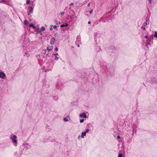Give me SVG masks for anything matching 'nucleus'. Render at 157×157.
Instances as JSON below:
<instances>
[{
  "label": "nucleus",
  "mask_w": 157,
  "mask_h": 157,
  "mask_svg": "<svg viewBox=\"0 0 157 157\" xmlns=\"http://www.w3.org/2000/svg\"><path fill=\"white\" fill-rule=\"evenodd\" d=\"M55 50L56 51H58V48L57 47H56L55 49Z\"/></svg>",
  "instance_id": "obj_38"
},
{
  "label": "nucleus",
  "mask_w": 157,
  "mask_h": 157,
  "mask_svg": "<svg viewBox=\"0 0 157 157\" xmlns=\"http://www.w3.org/2000/svg\"><path fill=\"white\" fill-rule=\"evenodd\" d=\"M0 2H5V0H0Z\"/></svg>",
  "instance_id": "obj_35"
},
{
  "label": "nucleus",
  "mask_w": 157,
  "mask_h": 157,
  "mask_svg": "<svg viewBox=\"0 0 157 157\" xmlns=\"http://www.w3.org/2000/svg\"><path fill=\"white\" fill-rule=\"evenodd\" d=\"M46 51V50H43V53H45Z\"/></svg>",
  "instance_id": "obj_40"
},
{
  "label": "nucleus",
  "mask_w": 157,
  "mask_h": 157,
  "mask_svg": "<svg viewBox=\"0 0 157 157\" xmlns=\"http://www.w3.org/2000/svg\"><path fill=\"white\" fill-rule=\"evenodd\" d=\"M73 4H73V3H71L70 4V6L72 5H73Z\"/></svg>",
  "instance_id": "obj_46"
},
{
  "label": "nucleus",
  "mask_w": 157,
  "mask_h": 157,
  "mask_svg": "<svg viewBox=\"0 0 157 157\" xmlns=\"http://www.w3.org/2000/svg\"><path fill=\"white\" fill-rule=\"evenodd\" d=\"M47 56H49V57H50V56L49 55V54H47Z\"/></svg>",
  "instance_id": "obj_50"
},
{
  "label": "nucleus",
  "mask_w": 157,
  "mask_h": 157,
  "mask_svg": "<svg viewBox=\"0 0 157 157\" xmlns=\"http://www.w3.org/2000/svg\"><path fill=\"white\" fill-rule=\"evenodd\" d=\"M36 30L37 31V33H40L41 32V30L40 29L38 28H37L36 29Z\"/></svg>",
  "instance_id": "obj_14"
},
{
  "label": "nucleus",
  "mask_w": 157,
  "mask_h": 157,
  "mask_svg": "<svg viewBox=\"0 0 157 157\" xmlns=\"http://www.w3.org/2000/svg\"><path fill=\"white\" fill-rule=\"evenodd\" d=\"M144 37L145 38H146V39H147V35H145L144 36Z\"/></svg>",
  "instance_id": "obj_44"
},
{
  "label": "nucleus",
  "mask_w": 157,
  "mask_h": 157,
  "mask_svg": "<svg viewBox=\"0 0 157 157\" xmlns=\"http://www.w3.org/2000/svg\"><path fill=\"white\" fill-rule=\"evenodd\" d=\"M90 6V3H89L88 4V6Z\"/></svg>",
  "instance_id": "obj_48"
},
{
  "label": "nucleus",
  "mask_w": 157,
  "mask_h": 157,
  "mask_svg": "<svg viewBox=\"0 0 157 157\" xmlns=\"http://www.w3.org/2000/svg\"><path fill=\"white\" fill-rule=\"evenodd\" d=\"M77 17H75V18H77Z\"/></svg>",
  "instance_id": "obj_56"
},
{
  "label": "nucleus",
  "mask_w": 157,
  "mask_h": 157,
  "mask_svg": "<svg viewBox=\"0 0 157 157\" xmlns=\"http://www.w3.org/2000/svg\"><path fill=\"white\" fill-rule=\"evenodd\" d=\"M100 49H101V48H100V47L98 46L97 48V51L100 52L99 50H100Z\"/></svg>",
  "instance_id": "obj_26"
},
{
  "label": "nucleus",
  "mask_w": 157,
  "mask_h": 157,
  "mask_svg": "<svg viewBox=\"0 0 157 157\" xmlns=\"http://www.w3.org/2000/svg\"><path fill=\"white\" fill-rule=\"evenodd\" d=\"M93 10H91L90 11V13L91 14L92 12H93Z\"/></svg>",
  "instance_id": "obj_42"
},
{
  "label": "nucleus",
  "mask_w": 157,
  "mask_h": 157,
  "mask_svg": "<svg viewBox=\"0 0 157 157\" xmlns=\"http://www.w3.org/2000/svg\"><path fill=\"white\" fill-rule=\"evenodd\" d=\"M17 154V152H16L15 153V155H16Z\"/></svg>",
  "instance_id": "obj_53"
},
{
  "label": "nucleus",
  "mask_w": 157,
  "mask_h": 157,
  "mask_svg": "<svg viewBox=\"0 0 157 157\" xmlns=\"http://www.w3.org/2000/svg\"><path fill=\"white\" fill-rule=\"evenodd\" d=\"M64 12H62L60 14L62 16H63L64 14Z\"/></svg>",
  "instance_id": "obj_37"
},
{
  "label": "nucleus",
  "mask_w": 157,
  "mask_h": 157,
  "mask_svg": "<svg viewBox=\"0 0 157 157\" xmlns=\"http://www.w3.org/2000/svg\"><path fill=\"white\" fill-rule=\"evenodd\" d=\"M116 8H113L110 11V13H113L116 10Z\"/></svg>",
  "instance_id": "obj_18"
},
{
  "label": "nucleus",
  "mask_w": 157,
  "mask_h": 157,
  "mask_svg": "<svg viewBox=\"0 0 157 157\" xmlns=\"http://www.w3.org/2000/svg\"><path fill=\"white\" fill-rule=\"evenodd\" d=\"M148 20H149V19H147L146 20V22L144 23V24H143V25L144 26H146V27H147V21H148Z\"/></svg>",
  "instance_id": "obj_17"
},
{
  "label": "nucleus",
  "mask_w": 157,
  "mask_h": 157,
  "mask_svg": "<svg viewBox=\"0 0 157 157\" xmlns=\"http://www.w3.org/2000/svg\"><path fill=\"white\" fill-rule=\"evenodd\" d=\"M154 37L157 38V31H155L154 35Z\"/></svg>",
  "instance_id": "obj_24"
},
{
  "label": "nucleus",
  "mask_w": 157,
  "mask_h": 157,
  "mask_svg": "<svg viewBox=\"0 0 157 157\" xmlns=\"http://www.w3.org/2000/svg\"><path fill=\"white\" fill-rule=\"evenodd\" d=\"M32 3V5L33 6V3H34L33 2Z\"/></svg>",
  "instance_id": "obj_49"
},
{
  "label": "nucleus",
  "mask_w": 157,
  "mask_h": 157,
  "mask_svg": "<svg viewBox=\"0 0 157 157\" xmlns=\"http://www.w3.org/2000/svg\"><path fill=\"white\" fill-rule=\"evenodd\" d=\"M75 44L77 45L78 47H79V44H81V37L80 35H78L77 36Z\"/></svg>",
  "instance_id": "obj_3"
},
{
  "label": "nucleus",
  "mask_w": 157,
  "mask_h": 157,
  "mask_svg": "<svg viewBox=\"0 0 157 157\" xmlns=\"http://www.w3.org/2000/svg\"><path fill=\"white\" fill-rule=\"evenodd\" d=\"M50 48L51 49V50H52L53 48V46H51V47H50Z\"/></svg>",
  "instance_id": "obj_41"
},
{
  "label": "nucleus",
  "mask_w": 157,
  "mask_h": 157,
  "mask_svg": "<svg viewBox=\"0 0 157 157\" xmlns=\"http://www.w3.org/2000/svg\"><path fill=\"white\" fill-rule=\"evenodd\" d=\"M151 40L150 39L147 40L145 44V45L147 48H149L151 47Z\"/></svg>",
  "instance_id": "obj_6"
},
{
  "label": "nucleus",
  "mask_w": 157,
  "mask_h": 157,
  "mask_svg": "<svg viewBox=\"0 0 157 157\" xmlns=\"http://www.w3.org/2000/svg\"><path fill=\"white\" fill-rule=\"evenodd\" d=\"M26 146L25 147L26 150L27 149H29L31 147L29 145L26 144Z\"/></svg>",
  "instance_id": "obj_19"
},
{
  "label": "nucleus",
  "mask_w": 157,
  "mask_h": 157,
  "mask_svg": "<svg viewBox=\"0 0 157 157\" xmlns=\"http://www.w3.org/2000/svg\"><path fill=\"white\" fill-rule=\"evenodd\" d=\"M11 139L12 140L13 143L15 146H16L17 144V136L16 135H11L10 136Z\"/></svg>",
  "instance_id": "obj_1"
},
{
  "label": "nucleus",
  "mask_w": 157,
  "mask_h": 157,
  "mask_svg": "<svg viewBox=\"0 0 157 157\" xmlns=\"http://www.w3.org/2000/svg\"><path fill=\"white\" fill-rule=\"evenodd\" d=\"M54 21L56 23V24L57 25H58V24H60V22H58V21H57V20L56 19H55L54 20Z\"/></svg>",
  "instance_id": "obj_20"
},
{
  "label": "nucleus",
  "mask_w": 157,
  "mask_h": 157,
  "mask_svg": "<svg viewBox=\"0 0 157 157\" xmlns=\"http://www.w3.org/2000/svg\"><path fill=\"white\" fill-rule=\"evenodd\" d=\"M117 138L118 139H120V136H117Z\"/></svg>",
  "instance_id": "obj_45"
},
{
  "label": "nucleus",
  "mask_w": 157,
  "mask_h": 157,
  "mask_svg": "<svg viewBox=\"0 0 157 157\" xmlns=\"http://www.w3.org/2000/svg\"><path fill=\"white\" fill-rule=\"evenodd\" d=\"M55 41V38L54 37H52L50 40V44L51 45H53Z\"/></svg>",
  "instance_id": "obj_9"
},
{
  "label": "nucleus",
  "mask_w": 157,
  "mask_h": 157,
  "mask_svg": "<svg viewBox=\"0 0 157 157\" xmlns=\"http://www.w3.org/2000/svg\"><path fill=\"white\" fill-rule=\"evenodd\" d=\"M62 86L61 81L60 80L58 81L57 83L56 86V91L58 92L60 90L61 87Z\"/></svg>",
  "instance_id": "obj_2"
},
{
  "label": "nucleus",
  "mask_w": 157,
  "mask_h": 157,
  "mask_svg": "<svg viewBox=\"0 0 157 157\" xmlns=\"http://www.w3.org/2000/svg\"><path fill=\"white\" fill-rule=\"evenodd\" d=\"M118 157H122V153H119L118 154Z\"/></svg>",
  "instance_id": "obj_27"
},
{
  "label": "nucleus",
  "mask_w": 157,
  "mask_h": 157,
  "mask_svg": "<svg viewBox=\"0 0 157 157\" xmlns=\"http://www.w3.org/2000/svg\"><path fill=\"white\" fill-rule=\"evenodd\" d=\"M89 129H87L86 130V131H85V132H86V133L88 132H89Z\"/></svg>",
  "instance_id": "obj_36"
},
{
  "label": "nucleus",
  "mask_w": 157,
  "mask_h": 157,
  "mask_svg": "<svg viewBox=\"0 0 157 157\" xmlns=\"http://www.w3.org/2000/svg\"><path fill=\"white\" fill-rule=\"evenodd\" d=\"M58 59H59V58L58 57L56 56L55 58V59L56 60H58Z\"/></svg>",
  "instance_id": "obj_31"
},
{
  "label": "nucleus",
  "mask_w": 157,
  "mask_h": 157,
  "mask_svg": "<svg viewBox=\"0 0 157 157\" xmlns=\"http://www.w3.org/2000/svg\"><path fill=\"white\" fill-rule=\"evenodd\" d=\"M54 55H55V56H56L58 55V53H56V54H54Z\"/></svg>",
  "instance_id": "obj_43"
},
{
  "label": "nucleus",
  "mask_w": 157,
  "mask_h": 157,
  "mask_svg": "<svg viewBox=\"0 0 157 157\" xmlns=\"http://www.w3.org/2000/svg\"><path fill=\"white\" fill-rule=\"evenodd\" d=\"M68 25V24L67 23H66L65 24H63L60 25L61 27H67Z\"/></svg>",
  "instance_id": "obj_15"
},
{
  "label": "nucleus",
  "mask_w": 157,
  "mask_h": 157,
  "mask_svg": "<svg viewBox=\"0 0 157 157\" xmlns=\"http://www.w3.org/2000/svg\"><path fill=\"white\" fill-rule=\"evenodd\" d=\"M40 35H42V33H40Z\"/></svg>",
  "instance_id": "obj_54"
},
{
  "label": "nucleus",
  "mask_w": 157,
  "mask_h": 157,
  "mask_svg": "<svg viewBox=\"0 0 157 157\" xmlns=\"http://www.w3.org/2000/svg\"><path fill=\"white\" fill-rule=\"evenodd\" d=\"M41 31H44L45 30V29L44 27H42L41 29H40Z\"/></svg>",
  "instance_id": "obj_23"
},
{
  "label": "nucleus",
  "mask_w": 157,
  "mask_h": 157,
  "mask_svg": "<svg viewBox=\"0 0 157 157\" xmlns=\"http://www.w3.org/2000/svg\"><path fill=\"white\" fill-rule=\"evenodd\" d=\"M47 49L48 51V52H50L52 50L49 47H47Z\"/></svg>",
  "instance_id": "obj_25"
},
{
  "label": "nucleus",
  "mask_w": 157,
  "mask_h": 157,
  "mask_svg": "<svg viewBox=\"0 0 157 157\" xmlns=\"http://www.w3.org/2000/svg\"><path fill=\"white\" fill-rule=\"evenodd\" d=\"M84 121V119H82V120H80V123H82V122H83Z\"/></svg>",
  "instance_id": "obj_32"
},
{
  "label": "nucleus",
  "mask_w": 157,
  "mask_h": 157,
  "mask_svg": "<svg viewBox=\"0 0 157 157\" xmlns=\"http://www.w3.org/2000/svg\"><path fill=\"white\" fill-rule=\"evenodd\" d=\"M29 27H32L33 28L35 29L36 28V27L35 26V25L33 23H31L29 25Z\"/></svg>",
  "instance_id": "obj_12"
},
{
  "label": "nucleus",
  "mask_w": 157,
  "mask_h": 157,
  "mask_svg": "<svg viewBox=\"0 0 157 157\" xmlns=\"http://www.w3.org/2000/svg\"><path fill=\"white\" fill-rule=\"evenodd\" d=\"M6 76V75L5 73L2 71H0V78H2V79H4Z\"/></svg>",
  "instance_id": "obj_8"
},
{
  "label": "nucleus",
  "mask_w": 157,
  "mask_h": 157,
  "mask_svg": "<svg viewBox=\"0 0 157 157\" xmlns=\"http://www.w3.org/2000/svg\"><path fill=\"white\" fill-rule=\"evenodd\" d=\"M63 120L65 122H67L68 121V120L66 118H64L63 119Z\"/></svg>",
  "instance_id": "obj_30"
},
{
  "label": "nucleus",
  "mask_w": 157,
  "mask_h": 157,
  "mask_svg": "<svg viewBox=\"0 0 157 157\" xmlns=\"http://www.w3.org/2000/svg\"><path fill=\"white\" fill-rule=\"evenodd\" d=\"M120 128L123 129L126 126V124L125 121H121L119 123Z\"/></svg>",
  "instance_id": "obj_4"
},
{
  "label": "nucleus",
  "mask_w": 157,
  "mask_h": 157,
  "mask_svg": "<svg viewBox=\"0 0 157 157\" xmlns=\"http://www.w3.org/2000/svg\"><path fill=\"white\" fill-rule=\"evenodd\" d=\"M134 129H133V132H134Z\"/></svg>",
  "instance_id": "obj_55"
},
{
  "label": "nucleus",
  "mask_w": 157,
  "mask_h": 157,
  "mask_svg": "<svg viewBox=\"0 0 157 157\" xmlns=\"http://www.w3.org/2000/svg\"><path fill=\"white\" fill-rule=\"evenodd\" d=\"M30 2V1L29 0H28L26 1V3L27 4H29Z\"/></svg>",
  "instance_id": "obj_29"
},
{
  "label": "nucleus",
  "mask_w": 157,
  "mask_h": 157,
  "mask_svg": "<svg viewBox=\"0 0 157 157\" xmlns=\"http://www.w3.org/2000/svg\"><path fill=\"white\" fill-rule=\"evenodd\" d=\"M132 141V139L131 138H130L127 141V143H131Z\"/></svg>",
  "instance_id": "obj_22"
},
{
  "label": "nucleus",
  "mask_w": 157,
  "mask_h": 157,
  "mask_svg": "<svg viewBox=\"0 0 157 157\" xmlns=\"http://www.w3.org/2000/svg\"><path fill=\"white\" fill-rule=\"evenodd\" d=\"M53 99L55 100H57L58 98V97L57 95H54L53 96Z\"/></svg>",
  "instance_id": "obj_16"
},
{
  "label": "nucleus",
  "mask_w": 157,
  "mask_h": 157,
  "mask_svg": "<svg viewBox=\"0 0 157 157\" xmlns=\"http://www.w3.org/2000/svg\"><path fill=\"white\" fill-rule=\"evenodd\" d=\"M141 28L142 29H143L144 30H145L146 29V28H145V26H144L143 25V26H142L141 27Z\"/></svg>",
  "instance_id": "obj_33"
},
{
  "label": "nucleus",
  "mask_w": 157,
  "mask_h": 157,
  "mask_svg": "<svg viewBox=\"0 0 157 157\" xmlns=\"http://www.w3.org/2000/svg\"><path fill=\"white\" fill-rule=\"evenodd\" d=\"M80 117H83L84 118H86V115L85 113H83L80 114L79 115Z\"/></svg>",
  "instance_id": "obj_11"
},
{
  "label": "nucleus",
  "mask_w": 157,
  "mask_h": 157,
  "mask_svg": "<svg viewBox=\"0 0 157 157\" xmlns=\"http://www.w3.org/2000/svg\"><path fill=\"white\" fill-rule=\"evenodd\" d=\"M101 68L105 71L106 70H109L107 68V66L106 64L105 63H104L103 65L101 66Z\"/></svg>",
  "instance_id": "obj_7"
},
{
  "label": "nucleus",
  "mask_w": 157,
  "mask_h": 157,
  "mask_svg": "<svg viewBox=\"0 0 157 157\" xmlns=\"http://www.w3.org/2000/svg\"><path fill=\"white\" fill-rule=\"evenodd\" d=\"M80 136H78V138H80Z\"/></svg>",
  "instance_id": "obj_52"
},
{
  "label": "nucleus",
  "mask_w": 157,
  "mask_h": 157,
  "mask_svg": "<svg viewBox=\"0 0 157 157\" xmlns=\"http://www.w3.org/2000/svg\"><path fill=\"white\" fill-rule=\"evenodd\" d=\"M109 21V19L107 18L105 19H104L102 17H101L100 20V21H102L103 22H106Z\"/></svg>",
  "instance_id": "obj_10"
},
{
  "label": "nucleus",
  "mask_w": 157,
  "mask_h": 157,
  "mask_svg": "<svg viewBox=\"0 0 157 157\" xmlns=\"http://www.w3.org/2000/svg\"><path fill=\"white\" fill-rule=\"evenodd\" d=\"M149 2L151 4L152 2V0H148Z\"/></svg>",
  "instance_id": "obj_39"
},
{
  "label": "nucleus",
  "mask_w": 157,
  "mask_h": 157,
  "mask_svg": "<svg viewBox=\"0 0 157 157\" xmlns=\"http://www.w3.org/2000/svg\"><path fill=\"white\" fill-rule=\"evenodd\" d=\"M132 135H133V133H132Z\"/></svg>",
  "instance_id": "obj_57"
},
{
  "label": "nucleus",
  "mask_w": 157,
  "mask_h": 157,
  "mask_svg": "<svg viewBox=\"0 0 157 157\" xmlns=\"http://www.w3.org/2000/svg\"><path fill=\"white\" fill-rule=\"evenodd\" d=\"M91 23L90 21H89L88 22V24H90Z\"/></svg>",
  "instance_id": "obj_47"
},
{
  "label": "nucleus",
  "mask_w": 157,
  "mask_h": 157,
  "mask_svg": "<svg viewBox=\"0 0 157 157\" xmlns=\"http://www.w3.org/2000/svg\"><path fill=\"white\" fill-rule=\"evenodd\" d=\"M50 28L49 29L50 31H52L53 30V28L52 27L53 26L52 25H50Z\"/></svg>",
  "instance_id": "obj_28"
},
{
  "label": "nucleus",
  "mask_w": 157,
  "mask_h": 157,
  "mask_svg": "<svg viewBox=\"0 0 157 157\" xmlns=\"http://www.w3.org/2000/svg\"><path fill=\"white\" fill-rule=\"evenodd\" d=\"M70 18L71 19H72V16H70Z\"/></svg>",
  "instance_id": "obj_51"
},
{
  "label": "nucleus",
  "mask_w": 157,
  "mask_h": 157,
  "mask_svg": "<svg viewBox=\"0 0 157 157\" xmlns=\"http://www.w3.org/2000/svg\"><path fill=\"white\" fill-rule=\"evenodd\" d=\"M53 27L54 29H56L57 28V26L56 25H55L53 26Z\"/></svg>",
  "instance_id": "obj_34"
},
{
  "label": "nucleus",
  "mask_w": 157,
  "mask_h": 157,
  "mask_svg": "<svg viewBox=\"0 0 157 157\" xmlns=\"http://www.w3.org/2000/svg\"><path fill=\"white\" fill-rule=\"evenodd\" d=\"M33 7H32L31 6L29 7V8L27 11V14L28 15H30V14L33 12Z\"/></svg>",
  "instance_id": "obj_5"
},
{
  "label": "nucleus",
  "mask_w": 157,
  "mask_h": 157,
  "mask_svg": "<svg viewBox=\"0 0 157 157\" xmlns=\"http://www.w3.org/2000/svg\"><path fill=\"white\" fill-rule=\"evenodd\" d=\"M86 133L85 132H82V133L81 137L82 138H84V136H85L86 135Z\"/></svg>",
  "instance_id": "obj_13"
},
{
  "label": "nucleus",
  "mask_w": 157,
  "mask_h": 157,
  "mask_svg": "<svg viewBox=\"0 0 157 157\" xmlns=\"http://www.w3.org/2000/svg\"><path fill=\"white\" fill-rule=\"evenodd\" d=\"M28 21L26 20H25L24 21V24L25 25H28Z\"/></svg>",
  "instance_id": "obj_21"
}]
</instances>
